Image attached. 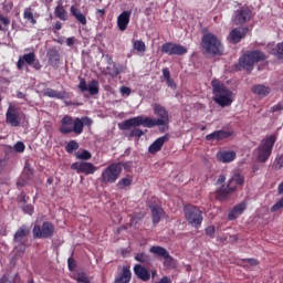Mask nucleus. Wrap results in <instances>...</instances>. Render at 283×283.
Here are the masks:
<instances>
[{
	"label": "nucleus",
	"instance_id": "obj_1",
	"mask_svg": "<svg viewBox=\"0 0 283 283\" xmlns=\"http://www.w3.org/2000/svg\"><path fill=\"white\" fill-rule=\"evenodd\" d=\"M213 101L220 107H231L233 105V91L229 90L220 80H212Z\"/></svg>",
	"mask_w": 283,
	"mask_h": 283
},
{
	"label": "nucleus",
	"instance_id": "obj_2",
	"mask_svg": "<svg viewBox=\"0 0 283 283\" xmlns=\"http://www.w3.org/2000/svg\"><path fill=\"white\" fill-rule=\"evenodd\" d=\"M261 61H266V54H264V52L259 50L248 51L239 57L235 69L239 70V72H241V70L253 72L255 63H260Z\"/></svg>",
	"mask_w": 283,
	"mask_h": 283
},
{
	"label": "nucleus",
	"instance_id": "obj_3",
	"mask_svg": "<svg viewBox=\"0 0 283 283\" xmlns=\"http://www.w3.org/2000/svg\"><path fill=\"white\" fill-rule=\"evenodd\" d=\"M201 48L207 54H212L213 56H222L224 52L222 42L213 33H206L202 36Z\"/></svg>",
	"mask_w": 283,
	"mask_h": 283
},
{
	"label": "nucleus",
	"instance_id": "obj_4",
	"mask_svg": "<svg viewBox=\"0 0 283 283\" xmlns=\"http://www.w3.org/2000/svg\"><path fill=\"white\" fill-rule=\"evenodd\" d=\"M123 174V163H113L109 164L106 168L102 170L99 182L102 185H114Z\"/></svg>",
	"mask_w": 283,
	"mask_h": 283
},
{
	"label": "nucleus",
	"instance_id": "obj_5",
	"mask_svg": "<svg viewBox=\"0 0 283 283\" xmlns=\"http://www.w3.org/2000/svg\"><path fill=\"white\" fill-rule=\"evenodd\" d=\"M277 138L275 135H270L263 138L256 148V160L260 163H266L273 154V147L275 146Z\"/></svg>",
	"mask_w": 283,
	"mask_h": 283
},
{
	"label": "nucleus",
	"instance_id": "obj_6",
	"mask_svg": "<svg viewBox=\"0 0 283 283\" xmlns=\"http://www.w3.org/2000/svg\"><path fill=\"white\" fill-rule=\"evenodd\" d=\"M59 132L62 134H75L76 136H81L83 134V123H81V118H75L70 115H65L61 119V126L59 128Z\"/></svg>",
	"mask_w": 283,
	"mask_h": 283
},
{
	"label": "nucleus",
	"instance_id": "obj_7",
	"mask_svg": "<svg viewBox=\"0 0 283 283\" xmlns=\"http://www.w3.org/2000/svg\"><path fill=\"white\" fill-rule=\"evenodd\" d=\"M184 214L188 224H191L195 229H199V227L202 226V220H205V218L202 217V211L198 209V207L191 205L185 206Z\"/></svg>",
	"mask_w": 283,
	"mask_h": 283
},
{
	"label": "nucleus",
	"instance_id": "obj_8",
	"mask_svg": "<svg viewBox=\"0 0 283 283\" xmlns=\"http://www.w3.org/2000/svg\"><path fill=\"white\" fill-rule=\"evenodd\" d=\"M54 224L50 221H45L42 226L35 224L32 233L34 240H48L54 235Z\"/></svg>",
	"mask_w": 283,
	"mask_h": 283
},
{
	"label": "nucleus",
	"instance_id": "obj_9",
	"mask_svg": "<svg viewBox=\"0 0 283 283\" xmlns=\"http://www.w3.org/2000/svg\"><path fill=\"white\" fill-rule=\"evenodd\" d=\"M154 114L157 119L151 118L150 127H168L169 126V112L160 104H155L153 106Z\"/></svg>",
	"mask_w": 283,
	"mask_h": 283
},
{
	"label": "nucleus",
	"instance_id": "obj_10",
	"mask_svg": "<svg viewBox=\"0 0 283 283\" xmlns=\"http://www.w3.org/2000/svg\"><path fill=\"white\" fill-rule=\"evenodd\" d=\"M251 19H253V11L249 7H240L233 12L231 21L233 25H244Z\"/></svg>",
	"mask_w": 283,
	"mask_h": 283
},
{
	"label": "nucleus",
	"instance_id": "obj_11",
	"mask_svg": "<svg viewBox=\"0 0 283 283\" xmlns=\"http://www.w3.org/2000/svg\"><path fill=\"white\" fill-rule=\"evenodd\" d=\"M160 52L163 54H168V56H185L189 50L187 46H182V44H177L174 42H166L161 45Z\"/></svg>",
	"mask_w": 283,
	"mask_h": 283
},
{
	"label": "nucleus",
	"instance_id": "obj_12",
	"mask_svg": "<svg viewBox=\"0 0 283 283\" xmlns=\"http://www.w3.org/2000/svg\"><path fill=\"white\" fill-rule=\"evenodd\" d=\"M30 65L31 67H33V70H41V67H43V65H41V62L36 59V53H34V51L23 54L22 56L19 57L18 63H17V67L18 70H23V66L25 65Z\"/></svg>",
	"mask_w": 283,
	"mask_h": 283
},
{
	"label": "nucleus",
	"instance_id": "obj_13",
	"mask_svg": "<svg viewBox=\"0 0 283 283\" xmlns=\"http://www.w3.org/2000/svg\"><path fill=\"white\" fill-rule=\"evenodd\" d=\"M147 127L148 129H151V117H143V116H136L132 117L129 119H126L122 124V129H132V127Z\"/></svg>",
	"mask_w": 283,
	"mask_h": 283
},
{
	"label": "nucleus",
	"instance_id": "obj_14",
	"mask_svg": "<svg viewBox=\"0 0 283 283\" xmlns=\"http://www.w3.org/2000/svg\"><path fill=\"white\" fill-rule=\"evenodd\" d=\"M24 116L19 112L17 105L10 104L6 113V124L11 127H19L21 125V118Z\"/></svg>",
	"mask_w": 283,
	"mask_h": 283
},
{
	"label": "nucleus",
	"instance_id": "obj_15",
	"mask_svg": "<svg viewBox=\"0 0 283 283\" xmlns=\"http://www.w3.org/2000/svg\"><path fill=\"white\" fill-rule=\"evenodd\" d=\"M71 169L77 174H84V176H92L98 171V167L90 161H76L71 165Z\"/></svg>",
	"mask_w": 283,
	"mask_h": 283
},
{
	"label": "nucleus",
	"instance_id": "obj_16",
	"mask_svg": "<svg viewBox=\"0 0 283 283\" xmlns=\"http://www.w3.org/2000/svg\"><path fill=\"white\" fill-rule=\"evenodd\" d=\"M80 92L82 94H85V92H88L91 96H96L98 94V81L92 80L88 84L85 77H80V83L77 85Z\"/></svg>",
	"mask_w": 283,
	"mask_h": 283
},
{
	"label": "nucleus",
	"instance_id": "obj_17",
	"mask_svg": "<svg viewBox=\"0 0 283 283\" xmlns=\"http://www.w3.org/2000/svg\"><path fill=\"white\" fill-rule=\"evenodd\" d=\"M27 235H30V228L25 226H22L14 233L13 242L19 243V245L15 247V249H18L20 253H25V240H23V238H27Z\"/></svg>",
	"mask_w": 283,
	"mask_h": 283
},
{
	"label": "nucleus",
	"instance_id": "obj_18",
	"mask_svg": "<svg viewBox=\"0 0 283 283\" xmlns=\"http://www.w3.org/2000/svg\"><path fill=\"white\" fill-rule=\"evenodd\" d=\"M249 33V27H238L230 31L229 33V41L230 43H240L244 36Z\"/></svg>",
	"mask_w": 283,
	"mask_h": 283
},
{
	"label": "nucleus",
	"instance_id": "obj_19",
	"mask_svg": "<svg viewBox=\"0 0 283 283\" xmlns=\"http://www.w3.org/2000/svg\"><path fill=\"white\" fill-rule=\"evenodd\" d=\"M235 193V186H231V184L222 185L220 188L216 190L217 200L224 201L229 196Z\"/></svg>",
	"mask_w": 283,
	"mask_h": 283
},
{
	"label": "nucleus",
	"instance_id": "obj_20",
	"mask_svg": "<svg viewBox=\"0 0 283 283\" xmlns=\"http://www.w3.org/2000/svg\"><path fill=\"white\" fill-rule=\"evenodd\" d=\"M46 59L51 67L59 70V65L61 64V53H59V50L54 48L49 49L46 52Z\"/></svg>",
	"mask_w": 283,
	"mask_h": 283
},
{
	"label": "nucleus",
	"instance_id": "obj_21",
	"mask_svg": "<svg viewBox=\"0 0 283 283\" xmlns=\"http://www.w3.org/2000/svg\"><path fill=\"white\" fill-rule=\"evenodd\" d=\"M130 19H132V11L129 10L123 11L117 17V28L120 32H125V30H127V25H129Z\"/></svg>",
	"mask_w": 283,
	"mask_h": 283
},
{
	"label": "nucleus",
	"instance_id": "obj_22",
	"mask_svg": "<svg viewBox=\"0 0 283 283\" xmlns=\"http://www.w3.org/2000/svg\"><path fill=\"white\" fill-rule=\"evenodd\" d=\"M169 140V135H164L157 138L148 148L149 154H158L160 149H163V145H165Z\"/></svg>",
	"mask_w": 283,
	"mask_h": 283
},
{
	"label": "nucleus",
	"instance_id": "obj_23",
	"mask_svg": "<svg viewBox=\"0 0 283 283\" xmlns=\"http://www.w3.org/2000/svg\"><path fill=\"white\" fill-rule=\"evenodd\" d=\"M134 273L143 282H149V280L151 277L149 270H147L145 266H143L140 264H136L134 266Z\"/></svg>",
	"mask_w": 283,
	"mask_h": 283
},
{
	"label": "nucleus",
	"instance_id": "obj_24",
	"mask_svg": "<svg viewBox=\"0 0 283 283\" xmlns=\"http://www.w3.org/2000/svg\"><path fill=\"white\" fill-rule=\"evenodd\" d=\"M149 209L151 211L153 224H158L163 216H165V210L158 205H149Z\"/></svg>",
	"mask_w": 283,
	"mask_h": 283
},
{
	"label": "nucleus",
	"instance_id": "obj_25",
	"mask_svg": "<svg viewBox=\"0 0 283 283\" xmlns=\"http://www.w3.org/2000/svg\"><path fill=\"white\" fill-rule=\"evenodd\" d=\"M43 96H48L49 98H57L60 101H63V98H70V95L67 94V92L65 91L59 92L53 88H45L43 92Z\"/></svg>",
	"mask_w": 283,
	"mask_h": 283
},
{
	"label": "nucleus",
	"instance_id": "obj_26",
	"mask_svg": "<svg viewBox=\"0 0 283 283\" xmlns=\"http://www.w3.org/2000/svg\"><path fill=\"white\" fill-rule=\"evenodd\" d=\"M149 253H153V255H156L157 258H163L164 260H171V255L169 254V251H167V249L160 245L150 247Z\"/></svg>",
	"mask_w": 283,
	"mask_h": 283
},
{
	"label": "nucleus",
	"instance_id": "obj_27",
	"mask_svg": "<svg viewBox=\"0 0 283 283\" xmlns=\"http://www.w3.org/2000/svg\"><path fill=\"white\" fill-rule=\"evenodd\" d=\"M232 133L228 130H216L206 136V140H224L231 138Z\"/></svg>",
	"mask_w": 283,
	"mask_h": 283
},
{
	"label": "nucleus",
	"instance_id": "obj_28",
	"mask_svg": "<svg viewBox=\"0 0 283 283\" xmlns=\"http://www.w3.org/2000/svg\"><path fill=\"white\" fill-rule=\"evenodd\" d=\"M252 94H256V96H260L261 98H264L271 94V87L265 86L263 84L254 85L251 88Z\"/></svg>",
	"mask_w": 283,
	"mask_h": 283
},
{
	"label": "nucleus",
	"instance_id": "obj_29",
	"mask_svg": "<svg viewBox=\"0 0 283 283\" xmlns=\"http://www.w3.org/2000/svg\"><path fill=\"white\" fill-rule=\"evenodd\" d=\"M244 211H247V205L244 202H241L233 207V209L228 214V219L235 220L238 216H242Z\"/></svg>",
	"mask_w": 283,
	"mask_h": 283
},
{
	"label": "nucleus",
	"instance_id": "obj_30",
	"mask_svg": "<svg viewBox=\"0 0 283 283\" xmlns=\"http://www.w3.org/2000/svg\"><path fill=\"white\" fill-rule=\"evenodd\" d=\"M228 185H230V187H235L237 191L238 187H242L244 185V176L240 172H234L228 180Z\"/></svg>",
	"mask_w": 283,
	"mask_h": 283
},
{
	"label": "nucleus",
	"instance_id": "obj_31",
	"mask_svg": "<svg viewBox=\"0 0 283 283\" xmlns=\"http://www.w3.org/2000/svg\"><path fill=\"white\" fill-rule=\"evenodd\" d=\"M235 156V151H219L217 154V160H219V163H233Z\"/></svg>",
	"mask_w": 283,
	"mask_h": 283
},
{
	"label": "nucleus",
	"instance_id": "obj_32",
	"mask_svg": "<svg viewBox=\"0 0 283 283\" xmlns=\"http://www.w3.org/2000/svg\"><path fill=\"white\" fill-rule=\"evenodd\" d=\"M132 281V271L129 268L124 266L122 273L115 279V283H129Z\"/></svg>",
	"mask_w": 283,
	"mask_h": 283
},
{
	"label": "nucleus",
	"instance_id": "obj_33",
	"mask_svg": "<svg viewBox=\"0 0 283 283\" xmlns=\"http://www.w3.org/2000/svg\"><path fill=\"white\" fill-rule=\"evenodd\" d=\"M70 10L72 17H74L76 21L81 23V25H87V18L85 17V14H83V12H81V9L72 6Z\"/></svg>",
	"mask_w": 283,
	"mask_h": 283
},
{
	"label": "nucleus",
	"instance_id": "obj_34",
	"mask_svg": "<svg viewBox=\"0 0 283 283\" xmlns=\"http://www.w3.org/2000/svg\"><path fill=\"white\" fill-rule=\"evenodd\" d=\"M134 182V177L130 175H127L126 177L122 178L116 187L117 189H125L126 187H132V184Z\"/></svg>",
	"mask_w": 283,
	"mask_h": 283
},
{
	"label": "nucleus",
	"instance_id": "obj_35",
	"mask_svg": "<svg viewBox=\"0 0 283 283\" xmlns=\"http://www.w3.org/2000/svg\"><path fill=\"white\" fill-rule=\"evenodd\" d=\"M54 14L61 21H67V11H65L63 6H57L54 10Z\"/></svg>",
	"mask_w": 283,
	"mask_h": 283
},
{
	"label": "nucleus",
	"instance_id": "obj_36",
	"mask_svg": "<svg viewBox=\"0 0 283 283\" xmlns=\"http://www.w3.org/2000/svg\"><path fill=\"white\" fill-rule=\"evenodd\" d=\"M135 260L142 264H151V256L145 252L137 253Z\"/></svg>",
	"mask_w": 283,
	"mask_h": 283
},
{
	"label": "nucleus",
	"instance_id": "obj_37",
	"mask_svg": "<svg viewBox=\"0 0 283 283\" xmlns=\"http://www.w3.org/2000/svg\"><path fill=\"white\" fill-rule=\"evenodd\" d=\"M133 49L136 50L139 54H145L147 52V45H145V42L143 40H136L133 43Z\"/></svg>",
	"mask_w": 283,
	"mask_h": 283
},
{
	"label": "nucleus",
	"instance_id": "obj_38",
	"mask_svg": "<svg viewBox=\"0 0 283 283\" xmlns=\"http://www.w3.org/2000/svg\"><path fill=\"white\" fill-rule=\"evenodd\" d=\"M23 19L29 21L32 25H36V19H34V13H32L31 8L24 9Z\"/></svg>",
	"mask_w": 283,
	"mask_h": 283
},
{
	"label": "nucleus",
	"instance_id": "obj_39",
	"mask_svg": "<svg viewBox=\"0 0 283 283\" xmlns=\"http://www.w3.org/2000/svg\"><path fill=\"white\" fill-rule=\"evenodd\" d=\"M78 150V142L77 140H70L65 146V151L67 154H74V151Z\"/></svg>",
	"mask_w": 283,
	"mask_h": 283
},
{
	"label": "nucleus",
	"instance_id": "obj_40",
	"mask_svg": "<svg viewBox=\"0 0 283 283\" xmlns=\"http://www.w3.org/2000/svg\"><path fill=\"white\" fill-rule=\"evenodd\" d=\"M77 160H92V153L90 150H82V153H75Z\"/></svg>",
	"mask_w": 283,
	"mask_h": 283
},
{
	"label": "nucleus",
	"instance_id": "obj_41",
	"mask_svg": "<svg viewBox=\"0 0 283 283\" xmlns=\"http://www.w3.org/2000/svg\"><path fill=\"white\" fill-rule=\"evenodd\" d=\"M142 136H145V132H143L140 128H133L129 133V138H140Z\"/></svg>",
	"mask_w": 283,
	"mask_h": 283
},
{
	"label": "nucleus",
	"instance_id": "obj_42",
	"mask_svg": "<svg viewBox=\"0 0 283 283\" xmlns=\"http://www.w3.org/2000/svg\"><path fill=\"white\" fill-rule=\"evenodd\" d=\"M80 122L82 123V133L84 127H92L94 120H92V118L84 116L82 118H80Z\"/></svg>",
	"mask_w": 283,
	"mask_h": 283
},
{
	"label": "nucleus",
	"instance_id": "obj_43",
	"mask_svg": "<svg viewBox=\"0 0 283 283\" xmlns=\"http://www.w3.org/2000/svg\"><path fill=\"white\" fill-rule=\"evenodd\" d=\"M21 209L23 211V213H27L28 216H32V213H34V206L32 205H22Z\"/></svg>",
	"mask_w": 283,
	"mask_h": 283
},
{
	"label": "nucleus",
	"instance_id": "obj_44",
	"mask_svg": "<svg viewBox=\"0 0 283 283\" xmlns=\"http://www.w3.org/2000/svg\"><path fill=\"white\" fill-rule=\"evenodd\" d=\"M76 282L77 283H90V277L84 272L77 273Z\"/></svg>",
	"mask_w": 283,
	"mask_h": 283
},
{
	"label": "nucleus",
	"instance_id": "obj_45",
	"mask_svg": "<svg viewBox=\"0 0 283 283\" xmlns=\"http://www.w3.org/2000/svg\"><path fill=\"white\" fill-rule=\"evenodd\" d=\"M280 209H283V197L271 207V212L275 213V211H280Z\"/></svg>",
	"mask_w": 283,
	"mask_h": 283
},
{
	"label": "nucleus",
	"instance_id": "obj_46",
	"mask_svg": "<svg viewBox=\"0 0 283 283\" xmlns=\"http://www.w3.org/2000/svg\"><path fill=\"white\" fill-rule=\"evenodd\" d=\"M28 200H30V197L25 196L23 192L18 195V198H17L18 205H25Z\"/></svg>",
	"mask_w": 283,
	"mask_h": 283
},
{
	"label": "nucleus",
	"instance_id": "obj_47",
	"mask_svg": "<svg viewBox=\"0 0 283 283\" xmlns=\"http://www.w3.org/2000/svg\"><path fill=\"white\" fill-rule=\"evenodd\" d=\"M14 150L18 151V154H23V151H25V144H23V142H17Z\"/></svg>",
	"mask_w": 283,
	"mask_h": 283
},
{
	"label": "nucleus",
	"instance_id": "obj_48",
	"mask_svg": "<svg viewBox=\"0 0 283 283\" xmlns=\"http://www.w3.org/2000/svg\"><path fill=\"white\" fill-rule=\"evenodd\" d=\"M67 266H69V271H74V269H76V260H74V258L70 256L67 259Z\"/></svg>",
	"mask_w": 283,
	"mask_h": 283
},
{
	"label": "nucleus",
	"instance_id": "obj_49",
	"mask_svg": "<svg viewBox=\"0 0 283 283\" xmlns=\"http://www.w3.org/2000/svg\"><path fill=\"white\" fill-rule=\"evenodd\" d=\"M206 235H208V238H213V235H216V227L209 226L206 228Z\"/></svg>",
	"mask_w": 283,
	"mask_h": 283
},
{
	"label": "nucleus",
	"instance_id": "obj_50",
	"mask_svg": "<svg viewBox=\"0 0 283 283\" xmlns=\"http://www.w3.org/2000/svg\"><path fill=\"white\" fill-rule=\"evenodd\" d=\"M119 92L122 96H129L132 94V88H129L128 86H122L119 88Z\"/></svg>",
	"mask_w": 283,
	"mask_h": 283
},
{
	"label": "nucleus",
	"instance_id": "obj_51",
	"mask_svg": "<svg viewBox=\"0 0 283 283\" xmlns=\"http://www.w3.org/2000/svg\"><path fill=\"white\" fill-rule=\"evenodd\" d=\"M282 109H283L282 104H276L271 107L270 112H272V114H275V112H282Z\"/></svg>",
	"mask_w": 283,
	"mask_h": 283
},
{
	"label": "nucleus",
	"instance_id": "obj_52",
	"mask_svg": "<svg viewBox=\"0 0 283 283\" xmlns=\"http://www.w3.org/2000/svg\"><path fill=\"white\" fill-rule=\"evenodd\" d=\"M163 75L166 81H169V78H171V72H169V69H163Z\"/></svg>",
	"mask_w": 283,
	"mask_h": 283
},
{
	"label": "nucleus",
	"instance_id": "obj_53",
	"mask_svg": "<svg viewBox=\"0 0 283 283\" xmlns=\"http://www.w3.org/2000/svg\"><path fill=\"white\" fill-rule=\"evenodd\" d=\"M227 181V176L224 175H220L217 179V185H224V182Z\"/></svg>",
	"mask_w": 283,
	"mask_h": 283
},
{
	"label": "nucleus",
	"instance_id": "obj_54",
	"mask_svg": "<svg viewBox=\"0 0 283 283\" xmlns=\"http://www.w3.org/2000/svg\"><path fill=\"white\" fill-rule=\"evenodd\" d=\"M125 169V171H129V169H132V161H126L124 164H122V169Z\"/></svg>",
	"mask_w": 283,
	"mask_h": 283
},
{
	"label": "nucleus",
	"instance_id": "obj_55",
	"mask_svg": "<svg viewBox=\"0 0 283 283\" xmlns=\"http://www.w3.org/2000/svg\"><path fill=\"white\" fill-rule=\"evenodd\" d=\"M0 21H1V23H3V25H6V27L10 25V19H8V18H6V17H3V15H1V14H0Z\"/></svg>",
	"mask_w": 283,
	"mask_h": 283
},
{
	"label": "nucleus",
	"instance_id": "obj_56",
	"mask_svg": "<svg viewBox=\"0 0 283 283\" xmlns=\"http://www.w3.org/2000/svg\"><path fill=\"white\" fill-rule=\"evenodd\" d=\"M4 167H6V160L3 158H0V174L3 172Z\"/></svg>",
	"mask_w": 283,
	"mask_h": 283
},
{
	"label": "nucleus",
	"instance_id": "obj_57",
	"mask_svg": "<svg viewBox=\"0 0 283 283\" xmlns=\"http://www.w3.org/2000/svg\"><path fill=\"white\" fill-rule=\"evenodd\" d=\"M66 45H69V48H72V45H74V38H67Z\"/></svg>",
	"mask_w": 283,
	"mask_h": 283
},
{
	"label": "nucleus",
	"instance_id": "obj_58",
	"mask_svg": "<svg viewBox=\"0 0 283 283\" xmlns=\"http://www.w3.org/2000/svg\"><path fill=\"white\" fill-rule=\"evenodd\" d=\"M248 262L251 264V266H258L259 262L255 259H248Z\"/></svg>",
	"mask_w": 283,
	"mask_h": 283
},
{
	"label": "nucleus",
	"instance_id": "obj_59",
	"mask_svg": "<svg viewBox=\"0 0 283 283\" xmlns=\"http://www.w3.org/2000/svg\"><path fill=\"white\" fill-rule=\"evenodd\" d=\"M166 83H167L168 87H176V83L171 78L166 80Z\"/></svg>",
	"mask_w": 283,
	"mask_h": 283
},
{
	"label": "nucleus",
	"instance_id": "obj_60",
	"mask_svg": "<svg viewBox=\"0 0 283 283\" xmlns=\"http://www.w3.org/2000/svg\"><path fill=\"white\" fill-rule=\"evenodd\" d=\"M63 28V23H61V22H55V25H54V30H61Z\"/></svg>",
	"mask_w": 283,
	"mask_h": 283
},
{
	"label": "nucleus",
	"instance_id": "obj_61",
	"mask_svg": "<svg viewBox=\"0 0 283 283\" xmlns=\"http://www.w3.org/2000/svg\"><path fill=\"white\" fill-rule=\"evenodd\" d=\"M9 282V279L7 275H3L1 279H0V283H8Z\"/></svg>",
	"mask_w": 283,
	"mask_h": 283
},
{
	"label": "nucleus",
	"instance_id": "obj_62",
	"mask_svg": "<svg viewBox=\"0 0 283 283\" xmlns=\"http://www.w3.org/2000/svg\"><path fill=\"white\" fill-rule=\"evenodd\" d=\"M96 13H97V14H101V17H104V14H105V9H97Z\"/></svg>",
	"mask_w": 283,
	"mask_h": 283
},
{
	"label": "nucleus",
	"instance_id": "obj_63",
	"mask_svg": "<svg viewBox=\"0 0 283 283\" xmlns=\"http://www.w3.org/2000/svg\"><path fill=\"white\" fill-rule=\"evenodd\" d=\"M279 193H283V181L279 185Z\"/></svg>",
	"mask_w": 283,
	"mask_h": 283
},
{
	"label": "nucleus",
	"instance_id": "obj_64",
	"mask_svg": "<svg viewBox=\"0 0 283 283\" xmlns=\"http://www.w3.org/2000/svg\"><path fill=\"white\" fill-rule=\"evenodd\" d=\"M151 275H153V277H156L157 272H156V271H153V272H151Z\"/></svg>",
	"mask_w": 283,
	"mask_h": 283
}]
</instances>
